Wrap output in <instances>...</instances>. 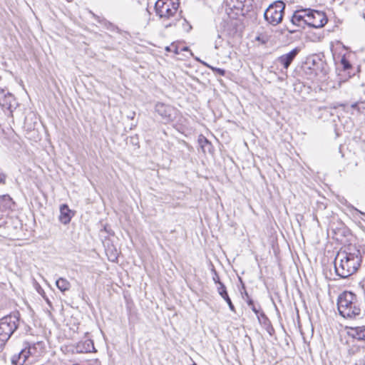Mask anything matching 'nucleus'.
<instances>
[{
    "mask_svg": "<svg viewBox=\"0 0 365 365\" xmlns=\"http://www.w3.org/2000/svg\"><path fill=\"white\" fill-rule=\"evenodd\" d=\"M361 262L360 249L356 245H349L344 251L338 253L335 258L336 273L341 278H347L358 270Z\"/></svg>",
    "mask_w": 365,
    "mask_h": 365,
    "instance_id": "1",
    "label": "nucleus"
},
{
    "mask_svg": "<svg viewBox=\"0 0 365 365\" xmlns=\"http://www.w3.org/2000/svg\"><path fill=\"white\" fill-rule=\"evenodd\" d=\"M362 302L351 292H344L337 300L339 314L344 318L359 319L363 318Z\"/></svg>",
    "mask_w": 365,
    "mask_h": 365,
    "instance_id": "2",
    "label": "nucleus"
},
{
    "mask_svg": "<svg viewBox=\"0 0 365 365\" xmlns=\"http://www.w3.org/2000/svg\"><path fill=\"white\" fill-rule=\"evenodd\" d=\"M179 0H158L155 4L156 15L164 23L165 28L175 26L180 17L178 14Z\"/></svg>",
    "mask_w": 365,
    "mask_h": 365,
    "instance_id": "3",
    "label": "nucleus"
},
{
    "mask_svg": "<svg viewBox=\"0 0 365 365\" xmlns=\"http://www.w3.org/2000/svg\"><path fill=\"white\" fill-rule=\"evenodd\" d=\"M20 314L19 312L6 315L0 319V352L6 343L19 326Z\"/></svg>",
    "mask_w": 365,
    "mask_h": 365,
    "instance_id": "4",
    "label": "nucleus"
},
{
    "mask_svg": "<svg viewBox=\"0 0 365 365\" xmlns=\"http://www.w3.org/2000/svg\"><path fill=\"white\" fill-rule=\"evenodd\" d=\"M285 4L282 1H277L270 4L264 13V19L271 25L276 26L282 22Z\"/></svg>",
    "mask_w": 365,
    "mask_h": 365,
    "instance_id": "5",
    "label": "nucleus"
},
{
    "mask_svg": "<svg viewBox=\"0 0 365 365\" xmlns=\"http://www.w3.org/2000/svg\"><path fill=\"white\" fill-rule=\"evenodd\" d=\"M307 9L297 10L294 12L291 19V26H287V30L289 34L295 33L297 29L292 27L296 26L304 29L307 25Z\"/></svg>",
    "mask_w": 365,
    "mask_h": 365,
    "instance_id": "6",
    "label": "nucleus"
},
{
    "mask_svg": "<svg viewBox=\"0 0 365 365\" xmlns=\"http://www.w3.org/2000/svg\"><path fill=\"white\" fill-rule=\"evenodd\" d=\"M327 22V18L324 12L307 9V26L313 28H321L324 26Z\"/></svg>",
    "mask_w": 365,
    "mask_h": 365,
    "instance_id": "7",
    "label": "nucleus"
},
{
    "mask_svg": "<svg viewBox=\"0 0 365 365\" xmlns=\"http://www.w3.org/2000/svg\"><path fill=\"white\" fill-rule=\"evenodd\" d=\"M155 110L165 122H170L175 118V110L173 107L163 103H157Z\"/></svg>",
    "mask_w": 365,
    "mask_h": 365,
    "instance_id": "8",
    "label": "nucleus"
},
{
    "mask_svg": "<svg viewBox=\"0 0 365 365\" xmlns=\"http://www.w3.org/2000/svg\"><path fill=\"white\" fill-rule=\"evenodd\" d=\"M27 344L28 346L24 348L19 354H14L11 357L12 365H24L29 357L33 355L31 349H34L35 346H30L29 344Z\"/></svg>",
    "mask_w": 365,
    "mask_h": 365,
    "instance_id": "9",
    "label": "nucleus"
},
{
    "mask_svg": "<svg viewBox=\"0 0 365 365\" xmlns=\"http://www.w3.org/2000/svg\"><path fill=\"white\" fill-rule=\"evenodd\" d=\"M301 48L296 47L287 53L283 54L277 58V62L280 63L284 69H288L296 56L300 52Z\"/></svg>",
    "mask_w": 365,
    "mask_h": 365,
    "instance_id": "10",
    "label": "nucleus"
},
{
    "mask_svg": "<svg viewBox=\"0 0 365 365\" xmlns=\"http://www.w3.org/2000/svg\"><path fill=\"white\" fill-rule=\"evenodd\" d=\"M245 1L246 0H225V4L227 13L230 14V11H236L235 14H238V12L244 8Z\"/></svg>",
    "mask_w": 365,
    "mask_h": 365,
    "instance_id": "11",
    "label": "nucleus"
},
{
    "mask_svg": "<svg viewBox=\"0 0 365 365\" xmlns=\"http://www.w3.org/2000/svg\"><path fill=\"white\" fill-rule=\"evenodd\" d=\"M14 101V96L9 91L0 88V106L9 108Z\"/></svg>",
    "mask_w": 365,
    "mask_h": 365,
    "instance_id": "12",
    "label": "nucleus"
},
{
    "mask_svg": "<svg viewBox=\"0 0 365 365\" xmlns=\"http://www.w3.org/2000/svg\"><path fill=\"white\" fill-rule=\"evenodd\" d=\"M73 215V212L69 209L68 206L66 204H63L61 205L60 215L58 219L62 224H68L71 222Z\"/></svg>",
    "mask_w": 365,
    "mask_h": 365,
    "instance_id": "13",
    "label": "nucleus"
},
{
    "mask_svg": "<svg viewBox=\"0 0 365 365\" xmlns=\"http://www.w3.org/2000/svg\"><path fill=\"white\" fill-rule=\"evenodd\" d=\"M217 290L218 294L222 297V298L227 303L230 309L232 312H235V306L233 305L231 299L230 298L228 293L227 292V289L223 283H220V286H217Z\"/></svg>",
    "mask_w": 365,
    "mask_h": 365,
    "instance_id": "14",
    "label": "nucleus"
},
{
    "mask_svg": "<svg viewBox=\"0 0 365 365\" xmlns=\"http://www.w3.org/2000/svg\"><path fill=\"white\" fill-rule=\"evenodd\" d=\"M14 205V202L9 195H4L0 196V211L6 212L9 210H11Z\"/></svg>",
    "mask_w": 365,
    "mask_h": 365,
    "instance_id": "15",
    "label": "nucleus"
},
{
    "mask_svg": "<svg viewBox=\"0 0 365 365\" xmlns=\"http://www.w3.org/2000/svg\"><path fill=\"white\" fill-rule=\"evenodd\" d=\"M351 336L357 340H364L365 337V327H351Z\"/></svg>",
    "mask_w": 365,
    "mask_h": 365,
    "instance_id": "16",
    "label": "nucleus"
},
{
    "mask_svg": "<svg viewBox=\"0 0 365 365\" xmlns=\"http://www.w3.org/2000/svg\"><path fill=\"white\" fill-rule=\"evenodd\" d=\"M56 287L62 292H66L70 289L71 284L70 282L65 278L60 277L56 282Z\"/></svg>",
    "mask_w": 365,
    "mask_h": 365,
    "instance_id": "17",
    "label": "nucleus"
},
{
    "mask_svg": "<svg viewBox=\"0 0 365 365\" xmlns=\"http://www.w3.org/2000/svg\"><path fill=\"white\" fill-rule=\"evenodd\" d=\"M198 142L203 153H206L207 151L209 153L211 152L212 148V144L205 137L200 136Z\"/></svg>",
    "mask_w": 365,
    "mask_h": 365,
    "instance_id": "18",
    "label": "nucleus"
},
{
    "mask_svg": "<svg viewBox=\"0 0 365 365\" xmlns=\"http://www.w3.org/2000/svg\"><path fill=\"white\" fill-rule=\"evenodd\" d=\"M180 24L182 26V29L185 31L189 32L192 29V26L187 22L185 19H182L181 14H180V17H178V20L177 21V24Z\"/></svg>",
    "mask_w": 365,
    "mask_h": 365,
    "instance_id": "19",
    "label": "nucleus"
},
{
    "mask_svg": "<svg viewBox=\"0 0 365 365\" xmlns=\"http://www.w3.org/2000/svg\"><path fill=\"white\" fill-rule=\"evenodd\" d=\"M85 352L96 351L94 344L92 340H86L83 343Z\"/></svg>",
    "mask_w": 365,
    "mask_h": 365,
    "instance_id": "20",
    "label": "nucleus"
},
{
    "mask_svg": "<svg viewBox=\"0 0 365 365\" xmlns=\"http://www.w3.org/2000/svg\"><path fill=\"white\" fill-rule=\"evenodd\" d=\"M246 296L247 297V304L248 306L251 308V309L256 314V315H258L259 311H260V307L259 306V307L257 308L255 305V303H254V301L250 299L247 294V293H246Z\"/></svg>",
    "mask_w": 365,
    "mask_h": 365,
    "instance_id": "21",
    "label": "nucleus"
},
{
    "mask_svg": "<svg viewBox=\"0 0 365 365\" xmlns=\"http://www.w3.org/2000/svg\"><path fill=\"white\" fill-rule=\"evenodd\" d=\"M341 64L343 66L344 70H348L351 67V63L349 61L344 57H343L341 60Z\"/></svg>",
    "mask_w": 365,
    "mask_h": 365,
    "instance_id": "22",
    "label": "nucleus"
},
{
    "mask_svg": "<svg viewBox=\"0 0 365 365\" xmlns=\"http://www.w3.org/2000/svg\"><path fill=\"white\" fill-rule=\"evenodd\" d=\"M210 69H212L215 73L219 74L220 76H225V70L220 68H216L210 66H207Z\"/></svg>",
    "mask_w": 365,
    "mask_h": 365,
    "instance_id": "23",
    "label": "nucleus"
},
{
    "mask_svg": "<svg viewBox=\"0 0 365 365\" xmlns=\"http://www.w3.org/2000/svg\"><path fill=\"white\" fill-rule=\"evenodd\" d=\"M212 272L213 274V275H212L213 281L215 282V284H217L218 286H220V284L222 283V282H220V277H219V275H218L217 272H216V270L215 269H212Z\"/></svg>",
    "mask_w": 365,
    "mask_h": 365,
    "instance_id": "24",
    "label": "nucleus"
},
{
    "mask_svg": "<svg viewBox=\"0 0 365 365\" xmlns=\"http://www.w3.org/2000/svg\"><path fill=\"white\" fill-rule=\"evenodd\" d=\"M41 294V295L42 296V297L45 299V301L46 302V303L48 304V305L51 307V301L49 300V299L47 297V296L46 295L44 291L42 290V292H39Z\"/></svg>",
    "mask_w": 365,
    "mask_h": 365,
    "instance_id": "25",
    "label": "nucleus"
},
{
    "mask_svg": "<svg viewBox=\"0 0 365 365\" xmlns=\"http://www.w3.org/2000/svg\"><path fill=\"white\" fill-rule=\"evenodd\" d=\"M356 212H357L360 215V219L362 220H365V213L364 212L360 211L356 208H354Z\"/></svg>",
    "mask_w": 365,
    "mask_h": 365,
    "instance_id": "26",
    "label": "nucleus"
},
{
    "mask_svg": "<svg viewBox=\"0 0 365 365\" xmlns=\"http://www.w3.org/2000/svg\"><path fill=\"white\" fill-rule=\"evenodd\" d=\"M256 41H260L262 43L264 44L267 43V39L257 36L256 37Z\"/></svg>",
    "mask_w": 365,
    "mask_h": 365,
    "instance_id": "27",
    "label": "nucleus"
},
{
    "mask_svg": "<svg viewBox=\"0 0 365 365\" xmlns=\"http://www.w3.org/2000/svg\"><path fill=\"white\" fill-rule=\"evenodd\" d=\"M257 316L258 319H259V317H262V318L267 319V317H266L265 314L263 312H260L259 311L258 315H257Z\"/></svg>",
    "mask_w": 365,
    "mask_h": 365,
    "instance_id": "28",
    "label": "nucleus"
},
{
    "mask_svg": "<svg viewBox=\"0 0 365 365\" xmlns=\"http://www.w3.org/2000/svg\"><path fill=\"white\" fill-rule=\"evenodd\" d=\"M351 108L354 109H356L358 111H360V108L359 107L358 103H354L351 105Z\"/></svg>",
    "mask_w": 365,
    "mask_h": 365,
    "instance_id": "29",
    "label": "nucleus"
},
{
    "mask_svg": "<svg viewBox=\"0 0 365 365\" xmlns=\"http://www.w3.org/2000/svg\"><path fill=\"white\" fill-rule=\"evenodd\" d=\"M4 216H5L4 212H1L0 211V220H1L3 219Z\"/></svg>",
    "mask_w": 365,
    "mask_h": 365,
    "instance_id": "30",
    "label": "nucleus"
},
{
    "mask_svg": "<svg viewBox=\"0 0 365 365\" xmlns=\"http://www.w3.org/2000/svg\"><path fill=\"white\" fill-rule=\"evenodd\" d=\"M32 346H34V344ZM34 346H35V348L31 349V351L33 352V355L35 354V351L36 350V344H34Z\"/></svg>",
    "mask_w": 365,
    "mask_h": 365,
    "instance_id": "31",
    "label": "nucleus"
},
{
    "mask_svg": "<svg viewBox=\"0 0 365 365\" xmlns=\"http://www.w3.org/2000/svg\"><path fill=\"white\" fill-rule=\"evenodd\" d=\"M364 304H365V292H364ZM362 310H363V317H364L365 314V308L362 309Z\"/></svg>",
    "mask_w": 365,
    "mask_h": 365,
    "instance_id": "32",
    "label": "nucleus"
},
{
    "mask_svg": "<svg viewBox=\"0 0 365 365\" xmlns=\"http://www.w3.org/2000/svg\"><path fill=\"white\" fill-rule=\"evenodd\" d=\"M4 180V176L0 174V182H1Z\"/></svg>",
    "mask_w": 365,
    "mask_h": 365,
    "instance_id": "33",
    "label": "nucleus"
},
{
    "mask_svg": "<svg viewBox=\"0 0 365 365\" xmlns=\"http://www.w3.org/2000/svg\"><path fill=\"white\" fill-rule=\"evenodd\" d=\"M165 50H166V51H170V47H169V46H167V47L165 48Z\"/></svg>",
    "mask_w": 365,
    "mask_h": 365,
    "instance_id": "34",
    "label": "nucleus"
},
{
    "mask_svg": "<svg viewBox=\"0 0 365 365\" xmlns=\"http://www.w3.org/2000/svg\"><path fill=\"white\" fill-rule=\"evenodd\" d=\"M338 106H345V105H344V104H339V105H338Z\"/></svg>",
    "mask_w": 365,
    "mask_h": 365,
    "instance_id": "35",
    "label": "nucleus"
},
{
    "mask_svg": "<svg viewBox=\"0 0 365 365\" xmlns=\"http://www.w3.org/2000/svg\"><path fill=\"white\" fill-rule=\"evenodd\" d=\"M192 365H197L195 363H194Z\"/></svg>",
    "mask_w": 365,
    "mask_h": 365,
    "instance_id": "36",
    "label": "nucleus"
}]
</instances>
